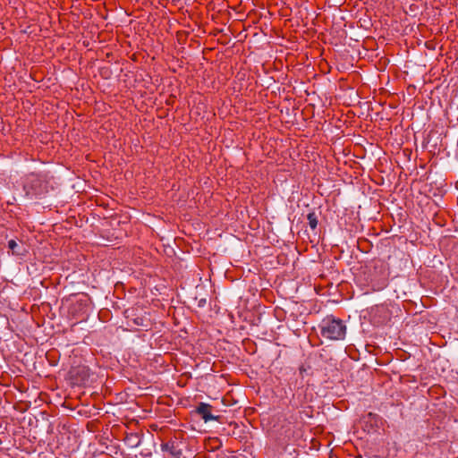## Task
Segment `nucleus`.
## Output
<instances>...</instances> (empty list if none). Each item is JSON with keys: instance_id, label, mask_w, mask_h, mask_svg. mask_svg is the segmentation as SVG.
Masks as SVG:
<instances>
[{"instance_id": "nucleus-8", "label": "nucleus", "mask_w": 458, "mask_h": 458, "mask_svg": "<svg viewBox=\"0 0 458 458\" xmlns=\"http://www.w3.org/2000/svg\"><path fill=\"white\" fill-rule=\"evenodd\" d=\"M136 325H141L139 321L135 320Z\"/></svg>"}, {"instance_id": "nucleus-4", "label": "nucleus", "mask_w": 458, "mask_h": 458, "mask_svg": "<svg viewBox=\"0 0 458 458\" xmlns=\"http://www.w3.org/2000/svg\"><path fill=\"white\" fill-rule=\"evenodd\" d=\"M213 406L209 403H199L196 407L195 412L205 421L208 422L209 420H219L221 416L213 415L212 414Z\"/></svg>"}, {"instance_id": "nucleus-7", "label": "nucleus", "mask_w": 458, "mask_h": 458, "mask_svg": "<svg viewBox=\"0 0 458 458\" xmlns=\"http://www.w3.org/2000/svg\"><path fill=\"white\" fill-rule=\"evenodd\" d=\"M140 444V440H138L136 443L132 444V446H137Z\"/></svg>"}, {"instance_id": "nucleus-6", "label": "nucleus", "mask_w": 458, "mask_h": 458, "mask_svg": "<svg viewBox=\"0 0 458 458\" xmlns=\"http://www.w3.org/2000/svg\"><path fill=\"white\" fill-rule=\"evenodd\" d=\"M310 227L314 230L318 226V216L314 212L309 213L307 216Z\"/></svg>"}, {"instance_id": "nucleus-1", "label": "nucleus", "mask_w": 458, "mask_h": 458, "mask_svg": "<svg viewBox=\"0 0 458 458\" xmlns=\"http://www.w3.org/2000/svg\"><path fill=\"white\" fill-rule=\"evenodd\" d=\"M322 337L331 341H341L345 338L347 327L345 323L333 315L327 316L319 324Z\"/></svg>"}, {"instance_id": "nucleus-3", "label": "nucleus", "mask_w": 458, "mask_h": 458, "mask_svg": "<svg viewBox=\"0 0 458 458\" xmlns=\"http://www.w3.org/2000/svg\"><path fill=\"white\" fill-rule=\"evenodd\" d=\"M182 443L177 440H169L161 445L163 452L166 453L168 458H184Z\"/></svg>"}, {"instance_id": "nucleus-5", "label": "nucleus", "mask_w": 458, "mask_h": 458, "mask_svg": "<svg viewBox=\"0 0 458 458\" xmlns=\"http://www.w3.org/2000/svg\"><path fill=\"white\" fill-rule=\"evenodd\" d=\"M8 248L12 251L13 255L21 256L24 252V248L22 244H19L15 240H10L8 242Z\"/></svg>"}, {"instance_id": "nucleus-2", "label": "nucleus", "mask_w": 458, "mask_h": 458, "mask_svg": "<svg viewBox=\"0 0 458 458\" xmlns=\"http://www.w3.org/2000/svg\"><path fill=\"white\" fill-rule=\"evenodd\" d=\"M23 189L28 197H38L47 192V182L40 174L30 173L27 175Z\"/></svg>"}]
</instances>
